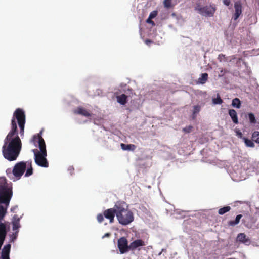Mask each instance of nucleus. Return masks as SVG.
Masks as SVG:
<instances>
[{
    "mask_svg": "<svg viewBox=\"0 0 259 259\" xmlns=\"http://www.w3.org/2000/svg\"><path fill=\"white\" fill-rule=\"evenodd\" d=\"M94 123H95V124H99V123H100V122H99V123H97V122H96V121H94Z\"/></svg>",
    "mask_w": 259,
    "mask_h": 259,
    "instance_id": "c03bdc74",
    "label": "nucleus"
},
{
    "mask_svg": "<svg viewBox=\"0 0 259 259\" xmlns=\"http://www.w3.org/2000/svg\"><path fill=\"white\" fill-rule=\"evenodd\" d=\"M163 4L166 8H170L171 7V0H164Z\"/></svg>",
    "mask_w": 259,
    "mask_h": 259,
    "instance_id": "a878e982",
    "label": "nucleus"
},
{
    "mask_svg": "<svg viewBox=\"0 0 259 259\" xmlns=\"http://www.w3.org/2000/svg\"><path fill=\"white\" fill-rule=\"evenodd\" d=\"M12 196V190L8 187L5 178H0V203L8 206Z\"/></svg>",
    "mask_w": 259,
    "mask_h": 259,
    "instance_id": "20e7f679",
    "label": "nucleus"
},
{
    "mask_svg": "<svg viewBox=\"0 0 259 259\" xmlns=\"http://www.w3.org/2000/svg\"><path fill=\"white\" fill-rule=\"evenodd\" d=\"M25 161H21L17 163L13 167L12 174L17 180L21 179L26 169Z\"/></svg>",
    "mask_w": 259,
    "mask_h": 259,
    "instance_id": "423d86ee",
    "label": "nucleus"
},
{
    "mask_svg": "<svg viewBox=\"0 0 259 259\" xmlns=\"http://www.w3.org/2000/svg\"><path fill=\"white\" fill-rule=\"evenodd\" d=\"M230 115L231 116V117L233 122L235 124H237L238 121L237 114H230Z\"/></svg>",
    "mask_w": 259,
    "mask_h": 259,
    "instance_id": "bb28decb",
    "label": "nucleus"
},
{
    "mask_svg": "<svg viewBox=\"0 0 259 259\" xmlns=\"http://www.w3.org/2000/svg\"><path fill=\"white\" fill-rule=\"evenodd\" d=\"M116 218L119 223L122 225H127L134 220V215L130 210L125 207L124 203H116Z\"/></svg>",
    "mask_w": 259,
    "mask_h": 259,
    "instance_id": "7ed1b4c3",
    "label": "nucleus"
},
{
    "mask_svg": "<svg viewBox=\"0 0 259 259\" xmlns=\"http://www.w3.org/2000/svg\"><path fill=\"white\" fill-rule=\"evenodd\" d=\"M218 59L220 62L222 61H225L227 60L225 55H224L223 54H219Z\"/></svg>",
    "mask_w": 259,
    "mask_h": 259,
    "instance_id": "c85d7f7f",
    "label": "nucleus"
},
{
    "mask_svg": "<svg viewBox=\"0 0 259 259\" xmlns=\"http://www.w3.org/2000/svg\"><path fill=\"white\" fill-rule=\"evenodd\" d=\"M243 140L244 141L245 144L247 147L253 148L255 146V145L253 143L254 141H253L252 140H251L245 137H243Z\"/></svg>",
    "mask_w": 259,
    "mask_h": 259,
    "instance_id": "a211bd4d",
    "label": "nucleus"
},
{
    "mask_svg": "<svg viewBox=\"0 0 259 259\" xmlns=\"http://www.w3.org/2000/svg\"><path fill=\"white\" fill-rule=\"evenodd\" d=\"M11 249V245L7 244L3 247L2 251V255H9Z\"/></svg>",
    "mask_w": 259,
    "mask_h": 259,
    "instance_id": "dca6fc26",
    "label": "nucleus"
},
{
    "mask_svg": "<svg viewBox=\"0 0 259 259\" xmlns=\"http://www.w3.org/2000/svg\"><path fill=\"white\" fill-rule=\"evenodd\" d=\"M237 240L240 242L248 245L250 244V239L247 237L244 233H239L237 237Z\"/></svg>",
    "mask_w": 259,
    "mask_h": 259,
    "instance_id": "9b49d317",
    "label": "nucleus"
},
{
    "mask_svg": "<svg viewBox=\"0 0 259 259\" xmlns=\"http://www.w3.org/2000/svg\"><path fill=\"white\" fill-rule=\"evenodd\" d=\"M194 115H195V114H193V117H192V118H193V119H194V118H195V116H194Z\"/></svg>",
    "mask_w": 259,
    "mask_h": 259,
    "instance_id": "a18cd8bd",
    "label": "nucleus"
},
{
    "mask_svg": "<svg viewBox=\"0 0 259 259\" xmlns=\"http://www.w3.org/2000/svg\"><path fill=\"white\" fill-rule=\"evenodd\" d=\"M195 10L203 16L211 17L213 16L216 11L217 8L214 5L205 6H201L200 5H197L195 7Z\"/></svg>",
    "mask_w": 259,
    "mask_h": 259,
    "instance_id": "39448f33",
    "label": "nucleus"
},
{
    "mask_svg": "<svg viewBox=\"0 0 259 259\" xmlns=\"http://www.w3.org/2000/svg\"><path fill=\"white\" fill-rule=\"evenodd\" d=\"M2 259H10L9 255H2Z\"/></svg>",
    "mask_w": 259,
    "mask_h": 259,
    "instance_id": "ea45409f",
    "label": "nucleus"
},
{
    "mask_svg": "<svg viewBox=\"0 0 259 259\" xmlns=\"http://www.w3.org/2000/svg\"><path fill=\"white\" fill-rule=\"evenodd\" d=\"M117 245L121 254H124L130 250L127 240L124 237H121L118 240Z\"/></svg>",
    "mask_w": 259,
    "mask_h": 259,
    "instance_id": "0eeeda50",
    "label": "nucleus"
},
{
    "mask_svg": "<svg viewBox=\"0 0 259 259\" xmlns=\"http://www.w3.org/2000/svg\"><path fill=\"white\" fill-rule=\"evenodd\" d=\"M200 106H199V105L194 106L193 113H198L200 110Z\"/></svg>",
    "mask_w": 259,
    "mask_h": 259,
    "instance_id": "2f4dec72",
    "label": "nucleus"
},
{
    "mask_svg": "<svg viewBox=\"0 0 259 259\" xmlns=\"http://www.w3.org/2000/svg\"><path fill=\"white\" fill-rule=\"evenodd\" d=\"M19 227V226L18 225L17 223H14L13 224V230H15L17 229Z\"/></svg>",
    "mask_w": 259,
    "mask_h": 259,
    "instance_id": "c9c22d12",
    "label": "nucleus"
},
{
    "mask_svg": "<svg viewBox=\"0 0 259 259\" xmlns=\"http://www.w3.org/2000/svg\"><path fill=\"white\" fill-rule=\"evenodd\" d=\"M25 114H14L11 121V130L5 139L3 146V154L5 159L10 161L16 160L22 148V143L18 136L17 123L20 128L21 134H23L25 123Z\"/></svg>",
    "mask_w": 259,
    "mask_h": 259,
    "instance_id": "f257e3e1",
    "label": "nucleus"
},
{
    "mask_svg": "<svg viewBox=\"0 0 259 259\" xmlns=\"http://www.w3.org/2000/svg\"><path fill=\"white\" fill-rule=\"evenodd\" d=\"M147 21V23H152V24H154V22H153V21H152V20H151V19H150V20H148V18L147 19V21Z\"/></svg>",
    "mask_w": 259,
    "mask_h": 259,
    "instance_id": "a19ab883",
    "label": "nucleus"
},
{
    "mask_svg": "<svg viewBox=\"0 0 259 259\" xmlns=\"http://www.w3.org/2000/svg\"><path fill=\"white\" fill-rule=\"evenodd\" d=\"M231 210V207L229 206H224L218 210V213L220 215H223L225 213L229 212Z\"/></svg>",
    "mask_w": 259,
    "mask_h": 259,
    "instance_id": "6ab92c4d",
    "label": "nucleus"
},
{
    "mask_svg": "<svg viewBox=\"0 0 259 259\" xmlns=\"http://www.w3.org/2000/svg\"><path fill=\"white\" fill-rule=\"evenodd\" d=\"M117 211L116 208V204L114 208H109L105 210L103 212V215L105 218L109 220L110 223H112L114 222L115 215H116Z\"/></svg>",
    "mask_w": 259,
    "mask_h": 259,
    "instance_id": "6e6552de",
    "label": "nucleus"
},
{
    "mask_svg": "<svg viewBox=\"0 0 259 259\" xmlns=\"http://www.w3.org/2000/svg\"><path fill=\"white\" fill-rule=\"evenodd\" d=\"M41 132L33 136L32 138L33 143L35 144L38 143V147L40 150L33 149L35 162L37 165L43 167H48L49 163L46 158L47 156L46 146L45 141L41 136Z\"/></svg>",
    "mask_w": 259,
    "mask_h": 259,
    "instance_id": "f03ea898",
    "label": "nucleus"
},
{
    "mask_svg": "<svg viewBox=\"0 0 259 259\" xmlns=\"http://www.w3.org/2000/svg\"><path fill=\"white\" fill-rule=\"evenodd\" d=\"M229 113H236V112H235V111L234 110H230L229 111Z\"/></svg>",
    "mask_w": 259,
    "mask_h": 259,
    "instance_id": "79ce46f5",
    "label": "nucleus"
},
{
    "mask_svg": "<svg viewBox=\"0 0 259 259\" xmlns=\"http://www.w3.org/2000/svg\"><path fill=\"white\" fill-rule=\"evenodd\" d=\"M223 3L224 5L228 6L230 4V0H223Z\"/></svg>",
    "mask_w": 259,
    "mask_h": 259,
    "instance_id": "e433bc0d",
    "label": "nucleus"
},
{
    "mask_svg": "<svg viewBox=\"0 0 259 259\" xmlns=\"http://www.w3.org/2000/svg\"><path fill=\"white\" fill-rule=\"evenodd\" d=\"M236 135L239 138H241V139H242L243 140V135H242V133L239 130L236 131Z\"/></svg>",
    "mask_w": 259,
    "mask_h": 259,
    "instance_id": "72a5a7b5",
    "label": "nucleus"
},
{
    "mask_svg": "<svg viewBox=\"0 0 259 259\" xmlns=\"http://www.w3.org/2000/svg\"><path fill=\"white\" fill-rule=\"evenodd\" d=\"M193 130V127L191 125L186 126L183 128V131L185 133H189Z\"/></svg>",
    "mask_w": 259,
    "mask_h": 259,
    "instance_id": "393cba45",
    "label": "nucleus"
},
{
    "mask_svg": "<svg viewBox=\"0 0 259 259\" xmlns=\"http://www.w3.org/2000/svg\"><path fill=\"white\" fill-rule=\"evenodd\" d=\"M226 72H227V71L225 69H222L220 71L219 76H223L226 73Z\"/></svg>",
    "mask_w": 259,
    "mask_h": 259,
    "instance_id": "f704fd0d",
    "label": "nucleus"
},
{
    "mask_svg": "<svg viewBox=\"0 0 259 259\" xmlns=\"http://www.w3.org/2000/svg\"><path fill=\"white\" fill-rule=\"evenodd\" d=\"M240 101L238 98H235L232 100V105L234 107L239 108L240 106Z\"/></svg>",
    "mask_w": 259,
    "mask_h": 259,
    "instance_id": "412c9836",
    "label": "nucleus"
},
{
    "mask_svg": "<svg viewBox=\"0 0 259 259\" xmlns=\"http://www.w3.org/2000/svg\"><path fill=\"white\" fill-rule=\"evenodd\" d=\"M249 116L250 122L252 123H255L256 122V119L254 117V114H249Z\"/></svg>",
    "mask_w": 259,
    "mask_h": 259,
    "instance_id": "c756f323",
    "label": "nucleus"
},
{
    "mask_svg": "<svg viewBox=\"0 0 259 259\" xmlns=\"http://www.w3.org/2000/svg\"><path fill=\"white\" fill-rule=\"evenodd\" d=\"M127 96L125 94H122L116 97L117 102L121 105H125L127 102Z\"/></svg>",
    "mask_w": 259,
    "mask_h": 259,
    "instance_id": "ddd939ff",
    "label": "nucleus"
},
{
    "mask_svg": "<svg viewBox=\"0 0 259 259\" xmlns=\"http://www.w3.org/2000/svg\"><path fill=\"white\" fill-rule=\"evenodd\" d=\"M6 210L7 208H4L2 205H0V221H1L5 217Z\"/></svg>",
    "mask_w": 259,
    "mask_h": 259,
    "instance_id": "4be33fe9",
    "label": "nucleus"
},
{
    "mask_svg": "<svg viewBox=\"0 0 259 259\" xmlns=\"http://www.w3.org/2000/svg\"><path fill=\"white\" fill-rule=\"evenodd\" d=\"M80 115H81V116H85L87 118H90V117H92V114H80Z\"/></svg>",
    "mask_w": 259,
    "mask_h": 259,
    "instance_id": "58836bf2",
    "label": "nucleus"
},
{
    "mask_svg": "<svg viewBox=\"0 0 259 259\" xmlns=\"http://www.w3.org/2000/svg\"><path fill=\"white\" fill-rule=\"evenodd\" d=\"M110 236H111L110 233H107L105 234V235L104 236H103L102 238H104L105 237H109Z\"/></svg>",
    "mask_w": 259,
    "mask_h": 259,
    "instance_id": "4c0bfd02",
    "label": "nucleus"
},
{
    "mask_svg": "<svg viewBox=\"0 0 259 259\" xmlns=\"http://www.w3.org/2000/svg\"><path fill=\"white\" fill-rule=\"evenodd\" d=\"M208 76L206 73H202L198 79V82L200 84H204L208 79Z\"/></svg>",
    "mask_w": 259,
    "mask_h": 259,
    "instance_id": "f3484780",
    "label": "nucleus"
},
{
    "mask_svg": "<svg viewBox=\"0 0 259 259\" xmlns=\"http://www.w3.org/2000/svg\"><path fill=\"white\" fill-rule=\"evenodd\" d=\"M212 102L214 104H221L223 102L220 96L218 94L217 97L212 99Z\"/></svg>",
    "mask_w": 259,
    "mask_h": 259,
    "instance_id": "b1692460",
    "label": "nucleus"
},
{
    "mask_svg": "<svg viewBox=\"0 0 259 259\" xmlns=\"http://www.w3.org/2000/svg\"><path fill=\"white\" fill-rule=\"evenodd\" d=\"M242 215L241 214L237 215L236 217L235 220L230 221L228 222V225L231 226H234L237 225L239 223L240 219L242 218Z\"/></svg>",
    "mask_w": 259,
    "mask_h": 259,
    "instance_id": "4468645a",
    "label": "nucleus"
},
{
    "mask_svg": "<svg viewBox=\"0 0 259 259\" xmlns=\"http://www.w3.org/2000/svg\"><path fill=\"white\" fill-rule=\"evenodd\" d=\"M104 215L102 214H98L97 217V219L99 223H102L104 220Z\"/></svg>",
    "mask_w": 259,
    "mask_h": 259,
    "instance_id": "7c9ffc66",
    "label": "nucleus"
},
{
    "mask_svg": "<svg viewBox=\"0 0 259 259\" xmlns=\"http://www.w3.org/2000/svg\"><path fill=\"white\" fill-rule=\"evenodd\" d=\"M74 113H89L86 109L82 107H78L74 111Z\"/></svg>",
    "mask_w": 259,
    "mask_h": 259,
    "instance_id": "5701e85b",
    "label": "nucleus"
},
{
    "mask_svg": "<svg viewBox=\"0 0 259 259\" xmlns=\"http://www.w3.org/2000/svg\"><path fill=\"white\" fill-rule=\"evenodd\" d=\"M235 13L233 15V19L234 20H236L242 12V7L240 2H236L234 4Z\"/></svg>",
    "mask_w": 259,
    "mask_h": 259,
    "instance_id": "1a4fd4ad",
    "label": "nucleus"
},
{
    "mask_svg": "<svg viewBox=\"0 0 259 259\" xmlns=\"http://www.w3.org/2000/svg\"><path fill=\"white\" fill-rule=\"evenodd\" d=\"M252 140L255 143L259 144V132L255 131L252 133Z\"/></svg>",
    "mask_w": 259,
    "mask_h": 259,
    "instance_id": "aec40b11",
    "label": "nucleus"
},
{
    "mask_svg": "<svg viewBox=\"0 0 259 259\" xmlns=\"http://www.w3.org/2000/svg\"><path fill=\"white\" fill-rule=\"evenodd\" d=\"M151 42V40H146V42L147 44L148 42Z\"/></svg>",
    "mask_w": 259,
    "mask_h": 259,
    "instance_id": "37998d69",
    "label": "nucleus"
},
{
    "mask_svg": "<svg viewBox=\"0 0 259 259\" xmlns=\"http://www.w3.org/2000/svg\"><path fill=\"white\" fill-rule=\"evenodd\" d=\"M121 147L124 150H134L136 146L133 144H121Z\"/></svg>",
    "mask_w": 259,
    "mask_h": 259,
    "instance_id": "2eb2a0df",
    "label": "nucleus"
},
{
    "mask_svg": "<svg viewBox=\"0 0 259 259\" xmlns=\"http://www.w3.org/2000/svg\"><path fill=\"white\" fill-rule=\"evenodd\" d=\"M145 245V243L144 241L141 239H137L131 242L129 245V247L130 250H134L139 247Z\"/></svg>",
    "mask_w": 259,
    "mask_h": 259,
    "instance_id": "9d476101",
    "label": "nucleus"
},
{
    "mask_svg": "<svg viewBox=\"0 0 259 259\" xmlns=\"http://www.w3.org/2000/svg\"><path fill=\"white\" fill-rule=\"evenodd\" d=\"M157 14V12L156 11H153L151 13H150L149 17H148V20L152 19L154 18H155Z\"/></svg>",
    "mask_w": 259,
    "mask_h": 259,
    "instance_id": "cd10ccee",
    "label": "nucleus"
},
{
    "mask_svg": "<svg viewBox=\"0 0 259 259\" xmlns=\"http://www.w3.org/2000/svg\"><path fill=\"white\" fill-rule=\"evenodd\" d=\"M32 160H30L25 161L27 170L25 174V177H28L31 176L33 173V170L32 166Z\"/></svg>",
    "mask_w": 259,
    "mask_h": 259,
    "instance_id": "f8f14e48",
    "label": "nucleus"
},
{
    "mask_svg": "<svg viewBox=\"0 0 259 259\" xmlns=\"http://www.w3.org/2000/svg\"><path fill=\"white\" fill-rule=\"evenodd\" d=\"M24 111L21 108H17L14 113H24Z\"/></svg>",
    "mask_w": 259,
    "mask_h": 259,
    "instance_id": "473e14b6",
    "label": "nucleus"
}]
</instances>
